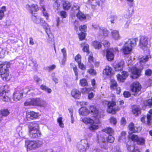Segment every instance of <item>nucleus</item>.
Listing matches in <instances>:
<instances>
[{"instance_id":"nucleus-1","label":"nucleus","mask_w":152,"mask_h":152,"mask_svg":"<svg viewBox=\"0 0 152 152\" xmlns=\"http://www.w3.org/2000/svg\"><path fill=\"white\" fill-rule=\"evenodd\" d=\"M97 143L99 146L101 148L104 149H107V142L113 143L115 140L114 138L112 136V135H109L107 138L102 132H101L100 135L97 134Z\"/></svg>"},{"instance_id":"nucleus-2","label":"nucleus","mask_w":152,"mask_h":152,"mask_svg":"<svg viewBox=\"0 0 152 152\" xmlns=\"http://www.w3.org/2000/svg\"><path fill=\"white\" fill-rule=\"evenodd\" d=\"M138 40L136 38L129 39L126 42L122 49L123 53L125 55L130 54L132 51V47L136 45Z\"/></svg>"},{"instance_id":"nucleus-3","label":"nucleus","mask_w":152,"mask_h":152,"mask_svg":"<svg viewBox=\"0 0 152 152\" xmlns=\"http://www.w3.org/2000/svg\"><path fill=\"white\" fill-rule=\"evenodd\" d=\"M46 104L45 101L40 98H35L28 99L24 103L25 106L33 105L44 107Z\"/></svg>"},{"instance_id":"nucleus-4","label":"nucleus","mask_w":152,"mask_h":152,"mask_svg":"<svg viewBox=\"0 0 152 152\" xmlns=\"http://www.w3.org/2000/svg\"><path fill=\"white\" fill-rule=\"evenodd\" d=\"M38 124L34 122L31 123L28 127L29 135L30 137L35 138L39 137L41 133L38 129Z\"/></svg>"},{"instance_id":"nucleus-5","label":"nucleus","mask_w":152,"mask_h":152,"mask_svg":"<svg viewBox=\"0 0 152 152\" xmlns=\"http://www.w3.org/2000/svg\"><path fill=\"white\" fill-rule=\"evenodd\" d=\"M10 66V65L7 63L0 64V75L3 80L8 81L10 78V77L8 73V68Z\"/></svg>"},{"instance_id":"nucleus-6","label":"nucleus","mask_w":152,"mask_h":152,"mask_svg":"<svg viewBox=\"0 0 152 152\" xmlns=\"http://www.w3.org/2000/svg\"><path fill=\"white\" fill-rule=\"evenodd\" d=\"M42 142L39 141H26L25 145L28 150L34 149L41 147L42 145Z\"/></svg>"},{"instance_id":"nucleus-7","label":"nucleus","mask_w":152,"mask_h":152,"mask_svg":"<svg viewBox=\"0 0 152 152\" xmlns=\"http://www.w3.org/2000/svg\"><path fill=\"white\" fill-rule=\"evenodd\" d=\"M89 146L88 141L86 139L81 140L77 143V147L79 151L82 152L89 148Z\"/></svg>"},{"instance_id":"nucleus-8","label":"nucleus","mask_w":152,"mask_h":152,"mask_svg":"<svg viewBox=\"0 0 152 152\" xmlns=\"http://www.w3.org/2000/svg\"><path fill=\"white\" fill-rule=\"evenodd\" d=\"M119 52L118 48L115 47L114 48H110L106 50V58L108 61H111L113 59L114 54Z\"/></svg>"},{"instance_id":"nucleus-9","label":"nucleus","mask_w":152,"mask_h":152,"mask_svg":"<svg viewBox=\"0 0 152 152\" xmlns=\"http://www.w3.org/2000/svg\"><path fill=\"white\" fill-rule=\"evenodd\" d=\"M116 103L114 101L109 102L107 104V112L109 113H114L119 110L118 107H116Z\"/></svg>"},{"instance_id":"nucleus-10","label":"nucleus","mask_w":152,"mask_h":152,"mask_svg":"<svg viewBox=\"0 0 152 152\" xmlns=\"http://www.w3.org/2000/svg\"><path fill=\"white\" fill-rule=\"evenodd\" d=\"M129 139L132 141L137 142L138 144L143 145L145 144V140L142 138H139L138 136L135 134H130L129 136Z\"/></svg>"},{"instance_id":"nucleus-11","label":"nucleus","mask_w":152,"mask_h":152,"mask_svg":"<svg viewBox=\"0 0 152 152\" xmlns=\"http://www.w3.org/2000/svg\"><path fill=\"white\" fill-rule=\"evenodd\" d=\"M130 71L131 73V77L133 79H135L138 77L140 75L141 71L135 67H133L132 68H129Z\"/></svg>"},{"instance_id":"nucleus-12","label":"nucleus","mask_w":152,"mask_h":152,"mask_svg":"<svg viewBox=\"0 0 152 152\" xmlns=\"http://www.w3.org/2000/svg\"><path fill=\"white\" fill-rule=\"evenodd\" d=\"M148 41V38L145 36H142L140 37L139 40V45L140 47L143 49L147 45Z\"/></svg>"},{"instance_id":"nucleus-13","label":"nucleus","mask_w":152,"mask_h":152,"mask_svg":"<svg viewBox=\"0 0 152 152\" xmlns=\"http://www.w3.org/2000/svg\"><path fill=\"white\" fill-rule=\"evenodd\" d=\"M9 94L5 90L0 92V101L7 102L10 100Z\"/></svg>"},{"instance_id":"nucleus-14","label":"nucleus","mask_w":152,"mask_h":152,"mask_svg":"<svg viewBox=\"0 0 152 152\" xmlns=\"http://www.w3.org/2000/svg\"><path fill=\"white\" fill-rule=\"evenodd\" d=\"M39 116V114L34 111L28 112L26 113V118L28 120H32L33 118H37Z\"/></svg>"},{"instance_id":"nucleus-15","label":"nucleus","mask_w":152,"mask_h":152,"mask_svg":"<svg viewBox=\"0 0 152 152\" xmlns=\"http://www.w3.org/2000/svg\"><path fill=\"white\" fill-rule=\"evenodd\" d=\"M90 109L91 112L93 113L94 117L98 119L101 117L102 113L99 112L95 106H91L90 107Z\"/></svg>"},{"instance_id":"nucleus-16","label":"nucleus","mask_w":152,"mask_h":152,"mask_svg":"<svg viewBox=\"0 0 152 152\" xmlns=\"http://www.w3.org/2000/svg\"><path fill=\"white\" fill-rule=\"evenodd\" d=\"M141 86L139 82H136L132 83L131 86V90L132 92H138L141 89Z\"/></svg>"},{"instance_id":"nucleus-17","label":"nucleus","mask_w":152,"mask_h":152,"mask_svg":"<svg viewBox=\"0 0 152 152\" xmlns=\"http://www.w3.org/2000/svg\"><path fill=\"white\" fill-rule=\"evenodd\" d=\"M128 75V73L127 72L123 71L121 72V74H118L117 75V77L118 81L121 82H123Z\"/></svg>"},{"instance_id":"nucleus-18","label":"nucleus","mask_w":152,"mask_h":152,"mask_svg":"<svg viewBox=\"0 0 152 152\" xmlns=\"http://www.w3.org/2000/svg\"><path fill=\"white\" fill-rule=\"evenodd\" d=\"M23 95L22 91H19L17 90L15 91L13 94V99L15 101H17L20 100L22 97Z\"/></svg>"},{"instance_id":"nucleus-19","label":"nucleus","mask_w":152,"mask_h":152,"mask_svg":"<svg viewBox=\"0 0 152 152\" xmlns=\"http://www.w3.org/2000/svg\"><path fill=\"white\" fill-rule=\"evenodd\" d=\"M129 133L138 132L141 130L140 127H134V124L132 123H131L129 124Z\"/></svg>"},{"instance_id":"nucleus-20","label":"nucleus","mask_w":152,"mask_h":152,"mask_svg":"<svg viewBox=\"0 0 152 152\" xmlns=\"http://www.w3.org/2000/svg\"><path fill=\"white\" fill-rule=\"evenodd\" d=\"M72 96L76 99H79L81 96V93L78 90L76 89H73L71 92Z\"/></svg>"},{"instance_id":"nucleus-21","label":"nucleus","mask_w":152,"mask_h":152,"mask_svg":"<svg viewBox=\"0 0 152 152\" xmlns=\"http://www.w3.org/2000/svg\"><path fill=\"white\" fill-rule=\"evenodd\" d=\"M26 8L28 9L31 13H32L34 11H37L39 10L38 6L34 4L29 5H26Z\"/></svg>"},{"instance_id":"nucleus-22","label":"nucleus","mask_w":152,"mask_h":152,"mask_svg":"<svg viewBox=\"0 0 152 152\" xmlns=\"http://www.w3.org/2000/svg\"><path fill=\"white\" fill-rule=\"evenodd\" d=\"M99 121L98 120L97 122H95L93 120V122L91 123L89 127V129L92 131H94L99 128L98 124H99Z\"/></svg>"},{"instance_id":"nucleus-23","label":"nucleus","mask_w":152,"mask_h":152,"mask_svg":"<svg viewBox=\"0 0 152 152\" xmlns=\"http://www.w3.org/2000/svg\"><path fill=\"white\" fill-rule=\"evenodd\" d=\"M98 34L101 36H104L106 37L108 35V32L107 30L105 28L103 27H98Z\"/></svg>"},{"instance_id":"nucleus-24","label":"nucleus","mask_w":152,"mask_h":152,"mask_svg":"<svg viewBox=\"0 0 152 152\" xmlns=\"http://www.w3.org/2000/svg\"><path fill=\"white\" fill-rule=\"evenodd\" d=\"M88 3L92 9L95 8L97 5H100V1L96 0H88Z\"/></svg>"},{"instance_id":"nucleus-25","label":"nucleus","mask_w":152,"mask_h":152,"mask_svg":"<svg viewBox=\"0 0 152 152\" xmlns=\"http://www.w3.org/2000/svg\"><path fill=\"white\" fill-rule=\"evenodd\" d=\"M90 113V111L86 107H82L79 110L80 115L83 116L87 115Z\"/></svg>"},{"instance_id":"nucleus-26","label":"nucleus","mask_w":152,"mask_h":152,"mask_svg":"<svg viewBox=\"0 0 152 152\" xmlns=\"http://www.w3.org/2000/svg\"><path fill=\"white\" fill-rule=\"evenodd\" d=\"M124 64V62L123 61H121L119 63L116 64L114 66L115 70L116 71L121 70L123 69Z\"/></svg>"},{"instance_id":"nucleus-27","label":"nucleus","mask_w":152,"mask_h":152,"mask_svg":"<svg viewBox=\"0 0 152 152\" xmlns=\"http://www.w3.org/2000/svg\"><path fill=\"white\" fill-rule=\"evenodd\" d=\"M111 34L112 38L115 40H118L120 39L119 32L117 31L113 30L111 31Z\"/></svg>"},{"instance_id":"nucleus-28","label":"nucleus","mask_w":152,"mask_h":152,"mask_svg":"<svg viewBox=\"0 0 152 152\" xmlns=\"http://www.w3.org/2000/svg\"><path fill=\"white\" fill-rule=\"evenodd\" d=\"M112 68L109 66H106L105 68L103 70V73L104 75L110 76L112 74Z\"/></svg>"},{"instance_id":"nucleus-29","label":"nucleus","mask_w":152,"mask_h":152,"mask_svg":"<svg viewBox=\"0 0 152 152\" xmlns=\"http://www.w3.org/2000/svg\"><path fill=\"white\" fill-rule=\"evenodd\" d=\"M103 132L110 135L113 134L114 133V131L111 128L108 127L103 129L101 132H102L103 133Z\"/></svg>"},{"instance_id":"nucleus-30","label":"nucleus","mask_w":152,"mask_h":152,"mask_svg":"<svg viewBox=\"0 0 152 152\" xmlns=\"http://www.w3.org/2000/svg\"><path fill=\"white\" fill-rule=\"evenodd\" d=\"M151 58V56L150 55L144 56L141 58L140 59V64L142 65V64L147 61L149 58Z\"/></svg>"},{"instance_id":"nucleus-31","label":"nucleus","mask_w":152,"mask_h":152,"mask_svg":"<svg viewBox=\"0 0 152 152\" xmlns=\"http://www.w3.org/2000/svg\"><path fill=\"white\" fill-rule=\"evenodd\" d=\"M70 66L71 68L73 69L75 75L76 76V80H78V77L77 69V66L76 65L73 63L70 64Z\"/></svg>"},{"instance_id":"nucleus-32","label":"nucleus","mask_w":152,"mask_h":152,"mask_svg":"<svg viewBox=\"0 0 152 152\" xmlns=\"http://www.w3.org/2000/svg\"><path fill=\"white\" fill-rule=\"evenodd\" d=\"M77 16L80 20L81 21L85 20L86 19L85 15L80 11L77 13Z\"/></svg>"},{"instance_id":"nucleus-33","label":"nucleus","mask_w":152,"mask_h":152,"mask_svg":"<svg viewBox=\"0 0 152 152\" xmlns=\"http://www.w3.org/2000/svg\"><path fill=\"white\" fill-rule=\"evenodd\" d=\"M82 121L84 123L89 125L93 122V120L90 118L85 117L82 119Z\"/></svg>"},{"instance_id":"nucleus-34","label":"nucleus","mask_w":152,"mask_h":152,"mask_svg":"<svg viewBox=\"0 0 152 152\" xmlns=\"http://www.w3.org/2000/svg\"><path fill=\"white\" fill-rule=\"evenodd\" d=\"M10 113V112L7 109L1 110L0 111V118H1L3 116H6Z\"/></svg>"},{"instance_id":"nucleus-35","label":"nucleus","mask_w":152,"mask_h":152,"mask_svg":"<svg viewBox=\"0 0 152 152\" xmlns=\"http://www.w3.org/2000/svg\"><path fill=\"white\" fill-rule=\"evenodd\" d=\"M6 11V7L5 6H3L0 10V20L2 19L4 16V12Z\"/></svg>"},{"instance_id":"nucleus-36","label":"nucleus","mask_w":152,"mask_h":152,"mask_svg":"<svg viewBox=\"0 0 152 152\" xmlns=\"http://www.w3.org/2000/svg\"><path fill=\"white\" fill-rule=\"evenodd\" d=\"M128 150L131 152H140L138 149H135L134 146L127 144L126 145Z\"/></svg>"},{"instance_id":"nucleus-37","label":"nucleus","mask_w":152,"mask_h":152,"mask_svg":"<svg viewBox=\"0 0 152 152\" xmlns=\"http://www.w3.org/2000/svg\"><path fill=\"white\" fill-rule=\"evenodd\" d=\"M118 87V85L116 81L112 79L111 80L110 88L111 89H115Z\"/></svg>"},{"instance_id":"nucleus-38","label":"nucleus","mask_w":152,"mask_h":152,"mask_svg":"<svg viewBox=\"0 0 152 152\" xmlns=\"http://www.w3.org/2000/svg\"><path fill=\"white\" fill-rule=\"evenodd\" d=\"M71 6L70 3L68 1L64 2L63 3V7L65 10H68L70 9Z\"/></svg>"},{"instance_id":"nucleus-39","label":"nucleus","mask_w":152,"mask_h":152,"mask_svg":"<svg viewBox=\"0 0 152 152\" xmlns=\"http://www.w3.org/2000/svg\"><path fill=\"white\" fill-rule=\"evenodd\" d=\"M42 10L43 15L45 17L47 20H48L49 17L48 14L46 10L45 7L44 5L42 6Z\"/></svg>"},{"instance_id":"nucleus-40","label":"nucleus","mask_w":152,"mask_h":152,"mask_svg":"<svg viewBox=\"0 0 152 152\" xmlns=\"http://www.w3.org/2000/svg\"><path fill=\"white\" fill-rule=\"evenodd\" d=\"M93 45L94 48L96 49H99L102 47L100 42L97 41H94L93 42Z\"/></svg>"},{"instance_id":"nucleus-41","label":"nucleus","mask_w":152,"mask_h":152,"mask_svg":"<svg viewBox=\"0 0 152 152\" xmlns=\"http://www.w3.org/2000/svg\"><path fill=\"white\" fill-rule=\"evenodd\" d=\"M80 85L82 86H85L88 85V83L85 78H83L80 81Z\"/></svg>"},{"instance_id":"nucleus-42","label":"nucleus","mask_w":152,"mask_h":152,"mask_svg":"<svg viewBox=\"0 0 152 152\" xmlns=\"http://www.w3.org/2000/svg\"><path fill=\"white\" fill-rule=\"evenodd\" d=\"M152 116L148 114L147 116L146 124L149 126H151V123Z\"/></svg>"},{"instance_id":"nucleus-43","label":"nucleus","mask_w":152,"mask_h":152,"mask_svg":"<svg viewBox=\"0 0 152 152\" xmlns=\"http://www.w3.org/2000/svg\"><path fill=\"white\" fill-rule=\"evenodd\" d=\"M40 88L42 90L45 91L49 93H50L52 91L51 89L48 88L47 87L43 85H41Z\"/></svg>"},{"instance_id":"nucleus-44","label":"nucleus","mask_w":152,"mask_h":152,"mask_svg":"<svg viewBox=\"0 0 152 152\" xmlns=\"http://www.w3.org/2000/svg\"><path fill=\"white\" fill-rule=\"evenodd\" d=\"M43 28L45 30L48 37H50L52 34H50V31L48 25L47 24L45 26H43Z\"/></svg>"},{"instance_id":"nucleus-45","label":"nucleus","mask_w":152,"mask_h":152,"mask_svg":"<svg viewBox=\"0 0 152 152\" xmlns=\"http://www.w3.org/2000/svg\"><path fill=\"white\" fill-rule=\"evenodd\" d=\"M126 133L125 132H123L121 133V136L119 138V140L121 142V141H125V140L126 139Z\"/></svg>"},{"instance_id":"nucleus-46","label":"nucleus","mask_w":152,"mask_h":152,"mask_svg":"<svg viewBox=\"0 0 152 152\" xmlns=\"http://www.w3.org/2000/svg\"><path fill=\"white\" fill-rule=\"evenodd\" d=\"M79 8V6L77 4H75L72 7V10L75 11V13L78 12H80Z\"/></svg>"},{"instance_id":"nucleus-47","label":"nucleus","mask_w":152,"mask_h":152,"mask_svg":"<svg viewBox=\"0 0 152 152\" xmlns=\"http://www.w3.org/2000/svg\"><path fill=\"white\" fill-rule=\"evenodd\" d=\"M132 112L136 115H138L140 113V109L136 107L132 109Z\"/></svg>"},{"instance_id":"nucleus-48","label":"nucleus","mask_w":152,"mask_h":152,"mask_svg":"<svg viewBox=\"0 0 152 152\" xmlns=\"http://www.w3.org/2000/svg\"><path fill=\"white\" fill-rule=\"evenodd\" d=\"M110 122L111 124L115 126L116 125L117 121L116 118L113 117H111L110 118Z\"/></svg>"},{"instance_id":"nucleus-49","label":"nucleus","mask_w":152,"mask_h":152,"mask_svg":"<svg viewBox=\"0 0 152 152\" xmlns=\"http://www.w3.org/2000/svg\"><path fill=\"white\" fill-rule=\"evenodd\" d=\"M102 43L104 45L105 48H106V49H109V47L110 44L109 42L107 40H103L102 41Z\"/></svg>"},{"instance_id":"nucleus-50","label":"nucleus","mask_w":152,"mask_h":152,"mask_svg":"<svg viewBox=\"0 0 152 152\" xmlns=\"http://www.w3.org/2000/svg\"><path fill=\"white\" fill-rule=\"evenodd\" d=\"M22 128L20 126L18 127L16 129V131L19 136L21 137H23V133L22 131Z\"/></svg>"},{"instance_id":"nucleus-51","label":"nucleus","mask_w":152,"mask_h":152,"mask_svg":"<svg viewBox=\"0 0 152 152\" xmlns=\"http://www.w3.org/2000/svg\"><path fill=\"white\" fill-rule=\"evenodd\" d=\"M117 18V17L116 16L112 15L110 16V21L111 23H115Z\"/></svg>"},{"instance_id":"nucleus-52","label":"nucleus","mask_w":152,"mask_h":152,"mask_svg":"<svg viewBox=\"0 0 152 152\" xmlns=\"http://www.w3.org/2000/svg\"><path fill=\"white\" fill-rule=\"evenodd\" d=\"M62 118L61 117H59L57 119V122L58 123L59 126L61 128L64 127V124L62 122Z\"/></svg>"},{"instance_id":"nucleus-53","label":"nucleus","mask_w":152,"mask_h":152,"mask_svg":"<svg viewBox=\"0 0 152 152\" xmlns=\"http://www.w3.org/2000/svg\"><path fill=\"white\" fill-rule=\"evenodd\" d=\"M91 90L90 88H84L81 89V91L82 94H86L89 92Z\"/></svg>"},{"instance_id":"nucleus-54","label":"nucleus","mask_w":152,"mask_h":152,"mask_svg":"<svg viewBox=\"0 0 152 152\" xmlns=\"http://www.w3.org/2000/svg\"><path fill=\"white\" fill-rule=\"evenodd\" d=\"M33 90V88L31 87H26L23 90V91L22 92L23 93H24L25 94H27L29 91H31V90Z\"/></svg>"},{"instance_id":"nucleus-55","label":"nucleus","mask_w":152,"mask_h":152,"mask_svg":"<svg viewBox=\"0 0 152 152\" xmlns=\"http://www.w3.org/2000/svg\"><path fill=\"white\" fill-rule=\"evenodd\" d=\"M132 12L129 10L127 11L124 15V17L127 18H129L131 16Z\"/></svg>"},{"instance_id":"nucleus-56","label":"nucleus","mask_w":152,"mask_h":152,"mask_svg":"<svg viewBox=\"0 0 152 152\" xmlns=\"http://www.w3.org/2000/svg\"><path fill=\"white\" fill-rule=\"evenodd\" d=\"M132 58L131 57H128L127 58L126 62L127 64L128 65H131L133 64V61L132 60Z\"/></svg>"},{"instance_id":"nucleus-57","label":"nucleus","mask_w":152,"mask_h":152,"mask_svg":"<svg viewBox=\"0 0 152 152\" xmlns=\"http://www.w3.org/2000/svg\"><path fill=\"white\" fill-rule=\"evenodd\" d=\"M31 63L29 64L31 66H33L34 68H36L37 66V63L36 61L34 60L33 59L31 60Z\"/></svg>"},{"instance_id":"nucleus-58","label":"nucleus","mask_w":152,"mask_h":152,"mask_svg":"<svg viewBox=\"0 0 152 152\" xmlns=\"http://www.w3.org/2000/svg\"><path fill=\"white\" fill-rule=\"evenodd\" d=\"M79 39L80 40H82L85 37V33L83 32H81L79 34Z\"/></svg>"},{"instance_id":"nucleus-59","label":"nucleus","mask_w":152,"mask_h":152,"mask_svg":"<svg viewBox=\"0 0 152 152\" xmlns=\"http://www.w3.org/2000/svg\"><path fill=\"white\" fill-rule=\"evenodd\" d=\"M39 20V23L41 26H43V27L47 25V23L42 18H40Z\"/></svg>"},{"instance_id":"nucleus-60","label":"nucleus","mask_w":152,"mask_h":152,"mask_svg":"<svg viewBox=\"0 0 152 152\" xmlns=\"http://www.w3.org/2000/svg\"><path fill=\"white\" fill-rule=\"evenodd\" d=\"M152 74V70L151 69H148L145 71V74L147 76H151Z\"/></svg>"},{"instance_id":"nucleus-61","label":"nucleus","mask_w":152,"mask_h":152,"mask_svg":"<svg viewBox=\"0 0 152 152\" xmlns=\"http://www.w3.org/2000/svg\"><path fill=\"white\" fill-rule=\"evenodd\" d=\"M60 15L63 18H65L67 16L66 13L64 11H61L60 12Z\"/></svg>"},{"instance_id":"nucleus-62","label":"nucleus","mask_w":152,"mask_h":152,"mask_svg":"<svg viewBox=\"0 0 152 152\" xmlns=\"http://www.w3.org/2000/svg\"><path fill=\"white\" fill-rule=\"evenodd\" d=\"M88 48V45L87 44H85L83 48V50L84 52H88L89 51Z\"/></svg>"},{"instance_id":"nucleus-63","label":"nucleus","mask_w":152,"mask_h":152,"mask_svg":"<svg viewBox=\"0 0 152 152\" xmlns=\"http://www.w3.org/2000/svg\"><path fill=\"white\" fill-rule=\"evenodd\" d=\"M48 37V38L47 39L48 42L49 43H52L54 41L53 37L52 34H51L50 37Z\"/></svg>"},{"instance_id":"nucleus-64","label":"nucleus","mask_w":152,"mask_h":152,"mask_svg":"<svg viewBox=\"0 0 152 152\" xmlns=\"http://www.w3.org/2000/svg\"><path fill=\"white\" fill-rule=\"evenodd\" d=\"M79 67L81 69L84 70L86 69V66L81 62L78 63Z\"/></svg>"}]
</instances>
